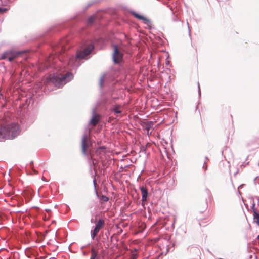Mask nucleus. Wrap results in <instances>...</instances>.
Returning <instances> with one entry per match:
<instances>
[{
  "label": "nucleus",
  "mask_w": 259,
  "mask_h": 259,
  "mask_svg": "<svg viewBox=\"0 0 259 259\" xmlns=\"http://www.w3.org/2000/svg\"><path fill=\"white\" fill-rule=\"evenodd\" d=\"M19 133V127L17 124L7 125L1 128L0 136H3L6 139H14Z\"/></svg>",
  "instance_id": "f257e3e1"
},
{
  "label": "nucleus",
  "mask_w": 259,
  "mask_h": 259,
  "mask_svg": "<svg viewBox=\"0 0 259 259\" xmlns=\"http://www.w3.org/2000/svg\"><path fill=\"white\" fill-rule=\"evenodd\" d=\"M73 77V74L70 72H67L65 74H55L49 78V80L55 85L60 88L70 81Z\"/></svg>",
  "instance_id": "f03ea898"
},
{
  "label": "nucleus",
  "mask_w": 259,
  "mask_h": 259,
  "mask_svg": "<svg viewBox=\"0 0 259 259\" xmlns=\"http://www.w3.org/2000/svg\"><path fill=\"white\" fill-rule=\"evenodd\" d=\"M21 54L20 52H16L13 50L7 51L1 55L0 59L2 60L8 59L11 62L17 58Z\"/></svg>",
  "instance_id": "7ed1b4c3"
},
{
  "label": "nucleus",
  "mask_w": 259,
  "mask_h": 259,
  "mask_svg": "<svg viewBox=\"0 0 259 259\" xmlns=\"http://www.w3.org/2000/svg\"><path fill=\"white\" fill-rule=\"evenodd\" d=\"M94 49V46L92 44H89L83 50L77 52L76 58L79 59L85 58L89 55Z\"/></svg>",
  "instance_id": "20e7f679"
},
{
  "label": "nucleus",
  "mask_w": 259,
  "mask_h": 259,
  "mask_svg": "<svg viewBox=\"0 0 259 259\" xmlns=\"http://www.w3.org/2000/svg\"><path fill=\"white\" fill-rule=\"evenodd\" d=\"M114 52L113 54V59L115 63H119L123 60V54L120 52L117 45L113 46Z\"/></svg>",
  "instance_id": "39448f33"
},
{
  "label": "nucleus",
  "mask_w": 259,
  "mask_h": 259,
  "mask_svg": "<svg viewBox=\"0 0 259 259\" xmlns=\"http://www.w3.org/2000/svg\"><path fill=\"white\" fill-rule=\"evenodd\" d=\"M104 226V220L102 219H100L97 222L96 226L91 234V236L93 239H94L96 236V235L99 233L100 230L103 228Z\"/></svg>",
  "instance_id": "423d86ee"
},
{
  "label": "nucleus",
  "mask_w": 259,
  "mask_h": 259,
  "mask_svg": "<svg viewBox=\"0 0 259 259\" xmlns=\"http://www.w3.org/2000/svg\"><path fill=\"white\" fill-rule=\"evenodd\" d=\"M88 137L87 135H84L81 140V149L84 154H86L87 149L88 147Z\"/></svg>",
  "instance_id": "0eeeda50"
},
{
  "label": "nucleus",
  "mask_w": 259,
  "mask_h": 259,
  "mask_svg": "<svg viewBox=\"0 0 259 259\" xmlns=\"http://www.w3.org/2000/svg\"><path fill=\"white\" fill-rule=\"evenodd\" d=\"M140 190L142 194V204L144 206L145 202L147 201L148 196V190L145 187L142 186L140 187Z\"/></svg>",
  "instance_id": "6e6552de"
},
{
  "label": "nucleus",
  "mask_w": 259,
  "mask_h": 259,
  "mask_svg": "<svg viewBox=\"0 0 259 259\" xmlns=\"http://www.w3.org/2000/svg\"><path fill=\"white\" fill-rule=\"evenodd\" d=\"M253 210V215L254 222H255L259 226V214L257 212L256 209L255 208V204H253L252 207Z\"/></svg>",
  "instance_id": "1a4fd4ad"
},
{
  "label": "nucleus",
  "mask_w": 259,
  "mask_h": 259,
  "mask_svg": "<svg viewBox=\"0 0 259 259\" xmlns=\"http://www.w3.org/2000/svg\"><path fill=\"white\" fill-rule=\"evenodd\" d=\"M99 121V116L97 114H95L92 117L91 120V123L93 126H96Z\"/></svg>",
  "instance_id": "9d476101"
},
{
  "label": "nucleus",
  "mask_w": 259,
  "mask_h": 259,
  "mask_svg": "<svg viewBox=\"0 0 259 259\" xmlns=\"http://www.w3.org/2000/svg\"><path fill=\"white\" fill-rule=\"evenodd\" d=\"M133 15L137 19L141 20H143L145 23H147L149 22V20L145 18L144 16L140 15L137 13H134Z\"/></svg>",
  "instance_id": "9b49d317"
},
{
  "label": "nucleus",
  "mask_w": 259,
  "mask_h": 259,
  "mask_svg": "<svg viewBox=\"0 0 259 259\" xmlns=\"http://www.w3.org/2000/svg\"><path fill=\"white\" fill-rule=\"evenodd\" d=\"M97 256V252L94 249H92L91 250V257L90 259H96Z\"/></svg>",
  "instance_id": "f8f14e48"
},
{
  "label": "nucleus",
  "mask_w": 259,
  "mask_h": 259,
  "mask_svg": "<svg viewBox=\"0 0 259 259\" xmlns=\"http://www.w3.org/2000/svg\"><path fill=\"white\" fill-rule=\"evenodd\" d=\"M145 129L148 132L149 130L151 128L152 126L153 125V123L152 122H148L145 123Z\"/></svg>",
  "instance_id": "ddd939ff"
},
{
  "label": "nucleus",
  "mask_w": 259,
  "mask_h": 259,
  "mask_svg": "<svg viewBox=\"0 0 259 259\" xmlns=\"http://www.w3.org/2000/svg\"><path fill=\"white\" fill-rule=\"evenodd\" d=\"M120 106L119 105H116L113 108V111L115 113H120L121 111L120 110Z\"/></svg>",
  "instance_id": "4468645a"
},
{
  "label": "nucleus",
  "mask_w": 259,
  "mask_h": 259,
  "mask_svg": "<svg viewBox=\"0 0 259 259\" xmlns=\"http://www.w3.org/2000/svg\"><path fill=\"white\" fill-rule=\"evenodd\" d=\"M100 200L102 202H107L109 200V198L105 195H102L100 197Z\"/></svg>",
  "instance_id": "2eb2a0df"
},
{
  "label": "nucleus",
  "mask_w": 259,
  "mask_h": 259,
  "mask_svg": "<svg viewBox=\"0 0 259 259\" xmlns=\"http://www.w3.org/2000/svg\"><path fill=\"white\" fill-rule=\"evenodd\" d=\"M136 250H135L134 252L132 253V254L131 255V259H137V254L136 253Z\"/></svg>",
  "instance_id": "dca6fc26"
},
{
  "label": "nucleus",
  "mask_w": 259,
  "mask_h": 259,
  "mask_svg": "<svg viewBox=\"0 0 259 259\" xmlns=\"http://www.w3.org/2000/svg\"><path fill=\"white\" fill-rule=\"evenodd\" d=\"M6 11V9L0 8V13H4Z\"/></svg>",
  "instance_id": "f3484780"
},
{
  "label": "nucleus",
  "mask_w": 259,
  "mask_h": 259,
  "mask_svg": "<svg viewBox=\"0 0 259 259\" xmlns=\"http://www.w3.org/2000/svg\"><path fill=\"white\" fill-rule=\"evenodd\" d=\"M104 77H102L101 78V83H102V82L103 81V80H104Z\"/></svg>",
  "instance_id": "a211bd4d"
},
{
  "label": "nucleus",
  "mask_w": 259,
  "mask_h": 259,
  "mask_svg": "<svg viewBox=\"0 0 259 259\" xmlns=\"http://www.w3.org/2000/svg\"><path fill=\"white\" fill-rule=\"evenodd\" d=\"M89 20V21H90V22H93V19H92V18H90Z\"/></svg>",
  "instance_id": "6ab92c4d"
},
{
  "label": "nucleus",
  "mask_w": 259,
  "mask_h": 259,
  "mask_svg": "<svg viewBox=\"0 0 259 259\" xmlns=\"http://www.w3.org/2000/svg\"><path fill=\"white\" fill-rule=\"evenodd\" d=\"M258 238H259V235H258Z\"/></svg>",
  "instance_id": "aec40b11"
}]
</instances>
